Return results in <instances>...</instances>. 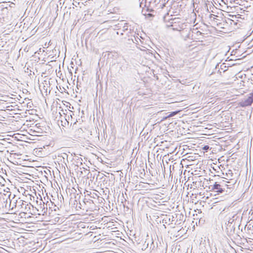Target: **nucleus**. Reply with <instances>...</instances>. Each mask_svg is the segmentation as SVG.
<instances>
[{"mask_svg":"<svg viewBox=\"0 0 253 253\" xmlns=\"http://www.w3.org/2000/svg\"><path fill=\"white\" fill-rule=\"evenodd\" d=\"M11 196V193H10L9 195H8V197L10 199Z\"/></svg>","mask_w":253,"mask_h":253,"instance_id":"nucleus-23","label":"nucleus"},{"mask_svg":"<svg viewBox=\"0 0 253 253\" xmlns=\"http://www.w3.org/2000/svg\"><path fill=\"white\" fill-rule=\"evenodd\" d=\"M157 1V0H145V3L143 4L144 6L146 8V11L149 12H154L153 10L154 7L155 6H159L161 7V8H163L164 6H165V3H159L158 2L157 4L156 2Z\"/></svg>","mask_w":253,"mask_h":253,"instance_id":"nucleus-4","label":"nucleus"},{"mask_svg":"<svg viewBox=\"0 0 253 253\" xmlns=\"http://www.w3.org/2000/svg\"><path fill=\"white\" fill-rule=\"evenodd\" d=\"M146 242H147L146 241L145 242V243H144V244L143 245L144 246H145V244H146Z\"/></svg>","mask_w":253,"mask_h":253,"instance_id":"nucleus-27","label":"nucleus"},{"mask_svg":"<svg viewBox=\"0 0 253 253\" xmlns=\"http://www.w3.org/2000/svg\"><path fill=\"white\" fill-rule=\"evenodd\" d=\"M228 182V183H231V181H228V182Z\"/></svg>","mask_w":253,"mask_h":253,"instance_id":"nucleus-31","label":"nucleus"},{"mask_svg":"<svg viewBox=\"0 0 253 253\" xmlns=\"http://www.w3.org/2000/svg\"><path fill=\"white\" fill-rule=\"evenodd\" d=\"M170 221V218L166 217V218H164L163 220V223H164L165 224H167Z\"/></svg>","mask_w":253,"mask_h":253,"instance_id":"nucleus-14","label":"nucleus"},{"mask_svg":"<svg viewBox=\"0 0 253 253\" xmlns=\"http://www.w3.org/2000/svg\"><path fill=\"white\" fill-rule=\"evenodd\" d=\"M198 33L200 34V35H201L202 34V33L200 31H197V33Z\"/></svg>","mask_w":253,"mask_h":253,"instance_id":"nucleus-22","label":"nucleus"},{"mask_svg":"<svg viewBox=\"0 0 253 253\" xmlns=\"http://www.w3.org/2000/svg\"><path fill=\"white\" fill-rule=\"evenodd\" d=\"M167 26L169 27H171L173 31L182 32L183 36L185 35V37L189 38L191 29L190 28V25L188 23L183 22L179 17L171 18L168 22Z\"/></svg>","mask_w":253,"mask_h":253,"instance_id":"nucleus-2","label":"nucleus"},{"mask_svg":"<svg viewBox=\"0 0 253 253\" xmlns=\"http://www.w3.org/2000/svg\"><path fill=\"white\" fill-rule=\"evenodd\" d=\"M15 197V195H13V197H12V199H13Z\"/></svg>","mask_w":253,"mask_h":253,"instance_id":"nucleus-24","label":"nucleus"},{"mask_svg":"<svg viewBox=\"0 0 253 253\" xmlns=\"http://www.w3.org/2000/svg\"><path fill=\"white\" fill-rule=\"evenodd\" d=\"M63 158L64 159L65 158H66L67 159L68 158V155L66 153H64L63 154V156H62Z\"/></svg>","mask_w":253,"mask_h":253,"instance_id":"nucleus-18","label":"nucleus"},{"mask_svg":"<svg viewBox=\"0 0 253 253\" xmlns=\"http://www.w3.org/2000/svg\"><path fill=\"white\" fill-rule=\"evenodd\" d=\"M129 30V31H130L129 33H130V32H131V31L132 30V29L130 28Z\"/></svg>","mask_w":253,"mask_h":253,"instance_id":"nucleus-28","label":"nucleus"},{"mask_svg":"<svg viewBox=\"0 0 253 253\" xmlns=\"http://www.w3.org/2000/svg\"><path fill=\"white\" fill-rule=\"evenodd\" d=\"M215 16H216L215 15L212 14H211L210 15L209 17H210V18L211 19V20H214V19H215L214 17Z\"/></svg>","mask_w":253,"mask_h":253,"instance_id":"nucleus-15","label":"nucleus"},{"mask_svg":"<svg viewBox=\"0 0 253 253\" xmlns=\"http://www.w3.org/2000/svg\"><path fill=\"white\" fill-rule=\"evenodd\" d=\"M15 201H16V202L14 203V204H13V207H12V209L14 207V208H15V207H16V203H17V200H16Z\"/></svg>","mask_w":253,"mask_h":253,"instance_id":"nucleus-19","label":"nucleus"},{"mask_svg":"<svg viewBox=\"0 0 253 253\" xmlns=\"http://www.w3.org/2000/svg\"><path fill=\"white\" fill-rule=\"evenodd\" d=\"M12 200H10V204H11Z\"/></svg>","mask_w":253,"mask_h":253,"instance_id":"nucleus-32","label":"nucleus"},{"mask_svg":"<svg viewBox=\"0 0 253 253\" xmlns=\"http://www.w3.org/2000/svg\"><path fill=\"white\" fill-rule=\"evenodd\" d=\"M143 3L142 1L140 3V7L143 8V9L142 10V13L143 14V15H145L146 17H153L154 16V15L150 13H147V11H146V9H145L143 7ZM148 12H150L149 11H148Z\"/></svg>","mask_w":253,"mask_h":253,"instance_id":"nucleus-8","label":"nucleus"},{"mask_svg":"<svg viewBox=\"0 0 253 253\" xmlns=\"http://www.w3.org/2000/svg\"><path fill=\"white\" fill-rule=\"evenodd\" d=\"M133 37H134V39H128V41H131L132 42H133V43H135L136 44H138V42H139V41H140V39L137 36L136 37L134 36Z\"/></svg>","mask_w":253,"mask_h":253,"instance_id":"nucleus-9","label":"nucleus"},{"mask_svg":"<svg viewBox=\"0 0 253 253\" xmlns=\"http://www.w3.org/2000/svg\"><path fill=\"white\" fill-rule=\"evenodd\" d=\"M123 23H119L117 26L118 28H121L123 26Z\"/></svg>","mask_w":253,"mask_h":253,"instance_id":"nucleus-16","label":"nucleus"},{"mask_svg":"<svg viewBox=\"0 0 253 253\" xmlns=\"http://www.w3.org/2000/svg\"><path fill=\"white\" fill-rule=\"evenodd\" d=\"M123 28V32H126L128 30V23H125L124 24V25L122 26Z\"/></svg>","mask_w":253,"mask_h":253,"instance_id":"nucleus-10","label":"nucleus"},{"mask_svg":"<svg viewBox=\"0 0 253 253\" xmlns=\"http://www.w3.org/2000/svg\"><path fill=\"white\" fill-rule=\"evenodd\" d=\"M253 103V96L249 94L248 97L245 100L238 103V106L241 107L251 106Z\"/></svg>","mask_w":253,"mask_h":253,"instance_id":"nucleus-5","label":"nucleus"},{"mask_svg":"<svg viewBox=\"0 0 253 253\" xmlns=\"http://www.w3.org/2000/svg\"><path fill=\"white\" fill-rule=\"evenodd\" d=\"M74 199L72 200V197L70 201L72 203V207L75 208L77 211L83 210L84 211H93L95 208V204L93 200L90 199L84 198L83 202L81 203L80 199L81 195L80 194H73Z\"/></svg>","mask_w":253,"mask_h":253,"instance_id":"nucleus-1","label":"nucleus"},{"mask_svg":"<svg viewBox=\"0 0 253 253\" xmlns=\"http://www.w3.org/2000/svg\"><path fill=\"white\" fill-rule=\"evenodd\" d=\"M151 240H152V243H151V244L150 248H151L152 246H153L152 250H153V248L155 247V246L154 245V243H153V239H152Z\"/></svg>","mask_w":253,"mask_h":253,"instance_id":"nucleus-17","label":"nucleus"},{"mask_svg":"<svg viewBox=\"0 0 253 253\" xmlns=\"http://www.w3.org/2000/svg\"><path fill=\"white\" fill-rule=\"evenodd\" d=\"M230 216L231 217V218L234 219V221H235L234 223H236L237 222V224H238L239 222L241 221L242 218V216L241 217H240V214H239L238 213H234L233 214L231 215Z\"/></svg>","mask_w":253,"mask_h":253,"instance_id":"nucleus-7","label":"nucleus"},{"mask_svg":"<svg viewBox=\"0 0 253 253\" xmlns=\"http://www.w3.org/2000/svg\"><path fill=\"white\" fill-rule=\"evenodd\" d=\"M226 226V232L228 236L232 235L235 233V224L234 223L233 224L229 223H225Z\"/></svg>","mask_w":253,"mask_h":253,"instance_id":"nucleus-6","label":"nucleus"},{"mask_svg":"<svg viewBox=\"0 0 253 253\" xmlns=\"http://www.w3.org/2000/svg\"><path fill=\"white\" fill-rule=\"evenodd\" d=\"M209 147V146H205L204 148L207 149V147Z\"/></svg>","mask_w":253,"mask_h":253,"instance_id":"nucleus-26","label":"nucleus"},{"mask_svg":"<svg viewBox=\"0 0 253 253\" xmlns=\"http://www.w3.org/2000/svg\"><path fill=\"white\" fill-rule=\"evenodd\" d=\"M123 34H123V33H122L121 34V35H123Z\"/></svg>","mask_w":253,"mask_h":253,"instance_id":"nucleus-33","label":"nucleus"},{"mask_svg":"<svg viewBox=\"0 0 253 253\" xmlns=\"http://www.w3.org/2000/svg\"><path fill=\"white\" fill-rule=\"evenodd\" d=\"M173 218H174V216L173 215H172L171 221H173Z\"/></svg>","mask_w":253,"mask_h":253,"instance_id":"nucleus-21","label":"nucleus"},{"mask_svg":"<svg viewBox=\"0 0 253 253\" xmlns=\"http://www.w3.org/2000/svg\"><path fill=\"white\" fill-rule=\"evenodd\" d=\"M209 147V146H205L204 148L207 149V147Z\"/></svg>","mask_w":253,"mask_h":253,"instance_id":"nucleus-25","label":"nucleus"},{"mask_svg":"<svg viewBox=\"0 0 253 253\" xmlns=\"http://www.w3.org/2000/svg\"><path fill=\"white\" fill-rule=\"evenodd\" d=\"M230 185H228L224 182H222L220 184L217 182H215L213 185H211L209 186V189H210V190L212 192L216 193V194L219 195L224 192L225 188L230 189L231 188L229 187ZM215 195H216V194Z\"/></svg>","mask_w":253,"mask_h":253,"instance_id":"nucleus-3","label":"nucleus"},{"mask_svg":"<svg viewBox=\"0 0 253 253\" xmlns=\"http://www.w3.org/2000/svg\"><path fill=\"white\" fill-rule=\"evenodd\" d=\"M4 191H6V192H10L9 191H6L5 190H4Z\"/></svg>","mask_w":253,"mask_h":253,"instance_id":"nucleus-30","label":"nucleus"},{"mask_svg":"<svg viewBox=\"0 0 253 253\" xmlns=\"http://www.w3.org/2000/svg\"><path fill=\"white\" fill-rule=\"evenodd\" d=\"M177 113V111H174L171 112L168 116L166 117L164 119H166L168 118L171 117L172 116H174L175 115H176Z\"/></svg>","mask_w":253,"mask_h":253,"instance_id":"nucleus-12","label":"nucleus"},{"mask_svg":"<svg viewBox=\"0 0 253 253\" xmlns=\"http://www.w3.org/2000/svg\"><path fill=\"white\" fill-rule=\"evenodd\" d=\"M236 181H235L232 184L233 185L235 184L236 183Z\"/></svg>","mask_w":253,"mask_h":253,"instance_id":"nucleus-29","label":"nucleus"},{"mask_svg":"<svg viewBox=\"0 0 253 253\" xmlns=\"http://www.w3.org/2000/svg\"><path fill=\"white\" fill-rule=\"evenodd\" d=\"M228 66H227L226 63H223L220 65V69L224 70L223 72L226 71L227 70Z\"/></svg>","mask_w":253,"mask_h":253,"instance_id":"nucleus-11","label":"nucleus"},{"mask_svg":"<svg viewBox=\"0 0 253 253\" xmlns=\"http://www.w3.org/2000/svg\"><path fill=\"white\" fill-rule=\"evenodd\" d=\"M148 244H149V243H147V244H146V247L147 248L148 246Z\"/></svg>","mask_w":253,"mask_h":253,"instance_id":"nucleus-20","label":"nucleus"},{"mask_svg":"<svg viewBox=\"0 0 253 253\" xmlns=\"http://www.w3.org/2000/svg\"><path fill=\"white\" fill-rule=\"evenodd\" d=\"M235 222V221H234V219L231 218V217L230 216H229L228 220V222L227 223H229V224H233V223H234Z\"/></svg>","mask_w":253,"mask_h":253,"instance_id":"nucleus-13","label":"nucleus"}]
</instances>
